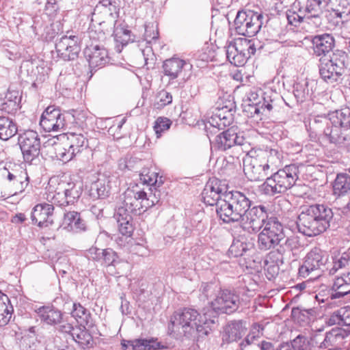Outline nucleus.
I'll list each match as a JSON object with an SVG mask.
<instances>
[{
	"mask_svg": "<svg viewBox=\"0 0 350 350\" xmlns=\"http://www.w3.org/2000/svg\"><path fill=\"white\" fill-rule=\"evenodd\" d=\"M172 121L165 117H159L154 122V130L157 137L161 136L162 133L168 130L171 125Z\"/></svg>",
	"mask_w": 350,
	"mask_h": 350,
	"instance_id": "57",
	"label": "nucleus"
},
{
	"mask_svg": "<svg viewBox=\"0 0 350 350\" xmlns=\"http://www.w3.org/2000/svg\"><path fill=\"white\" fill-rule=\"evenodd\" d=\"M258 235L257 245L261 251H267L276 246L284 239L283 226L278 219H271L263 226Z\"/></svg>",
	"mask_w": 350,
	"mask_h": 350,
	"instance_id": "11",
	"label": "nucleus"
},
{
	"mask_svg": "<svg viewBox=\"0 0 350 350\" xmlns=\"http://www.w3.org/2000/svg\"><path fill=\"white\" fill-rule=\"evenodd\" d=\"M277 93L271 90L263 92L262 90H251L247 97L248 110L252 116L262 114L268 116L276 108L275 96Z\"/></svg>",
	"mask_w": 350,
	"mask_h": 350,
	"instance_id": "8",
	"label": "nucleus"
},
{
	"mask_svg": "<svg viewBox=\"0 0 350 350\" xmlns=\"http://www.w3.org/2000/svg\"><path fill=\"white\" fill-rule=\"evenodd\" d=\"M5 187L10 196H16L25 191L29 183V177L26 170L21 168L9 170L5 167L1 173Z\"/></svg>",
	"mask_w": 350,
	"mask_h": 350,
	"instance_id": "15",
	"label": "nucleus"
},
{
	"mask_svg": "<svg viewBox=\"0 0 350 350\" xmlns=\"http://www.w3.org/2000/svg\"><path fill=\"white\" fill-rule=\"evenodd\" d=\"M66 135V141L70 148L74 150V153H75L76 156L88 147V139L83 134L68 131Z\"/></svg>",
	"mask_w": 350,
	"mask_h": 350,
	"instance_id": "35",
	"label": "nucleus"
},
{
	"mask_svg": "<svg viewBox=\"0 0 350 350\" xmlns=\"http://www.w3.org/2000/svg\"><path fill=\"white\" fill-rule=\"evenodd\" d=\"M333 266L329 269V275L334 274L339 269L345 267L348 264L349 260V256L348 254L344 252L341 255H334L332 256Z\"/></svg>",
	"mask_w": 350,
	"mask_h": 350,
	"instance_id": "55",
	"label": "nucleus"
},
{
	"mask_svg": "<svg viewBox=\"0 0 350 350\" xmlns=\"http://www.w3.org/2000/svg\"><path fill=\"white\" fill-rule=\"evenodd\" d=\"M258 346L260 350H309L310 348L307 338L302 335H298L291 344L284 342L275 347L273 343L262 340Z\"/></svg>",
	"mask_w": 350,
	"mask_h": 350,
	"instance_id": "28",
	"label": "nucleus"
},
{
	"mask_svg": "<svg viewBox=\"0 0 350 350\" xmlns=\"http://www.w3.org/2000/svg\"><path fill=\"white\" fill-rule=\"evenodd\" d=\"M187 62L183 59L173 56L165 59L163 63V74L169 80L167 87L172 90H179L185 87L189 77H185Z\"/></svg>",
	"mask_w": 350,
	"mask_h": 350,
	"instance_id": "10",
	"label": "nucleus"
},
{
	"mask_svg": "<svg viewBox=\"0 0 350 350\" xmlns=\"http://www.w3.org/2000/svg\"><path fill=\"white\" fill-rule=\"evenodd\" d=\"M329 121L346 129H350V108L329 110Z\"/></svg>",
	"mask_w": 350,
	"mask_h": 350,
	"instance_id": "40",
	"label": "nucleus"
},
{
	"mask_svg": "<svg viewBox=\"0 0 350 350\" xmlns=\"http://www.w3.org/2000/svg\"><path fill=\"white\" fill-rule=\"evenodd\" d=\"M328 262V256H323L322 251L314 247L307 254L304 258L303 264L298 269V277L306 278L313 271L320 270L322 272L326 271L328 268L326 265Z\"/></svg>",
	"mask_w": 350,
	"mask_h": 350,
	"instance_id": "16",
	"label": "nucleus"
},
{
	"mask_svg": "<svg viewBox=\"0 0 350 350\" xmlns=\"http://www.w3.org/2000/svg\"><path fill=\"white\" fill-rule=\"evenodd\" d=\"M300 247L299 241L297 237H288L283 243H280L278 251L285 255L286 253L292 252L293 254Z\"/></svg>",
	"mask_w": 350,
	"mask_h": 350,
	"instance_id": "49",
	"label": "nucleus"
},
{
	"mask_svg": "<svg viewBox=\"0 0 350 350\" xmlns=\"http://www.w3.org/2000/svg\"><path fill=\"white\" fill-rule=\"evenodd\" d=\"M207 315L206 312L201 316L198 310L191 308L175 312L168 325V334L176 337L183 335L187 338L199 340L210 333L211 326L215 323V316L207 318Z\"/></svg>",
	"mask_w": 350,
	"mask_h": 350,
	"instance_id": "1",
	"label": "nucleus"
},
{
	"mask_svg": "<svg viewBox=\"0 0 350 350\" xmlns=\"http://www.w3.org/2000/svg\"><path fill=\"white\" fill-rule=\"evenodd\" d=\"M55 50L58 57L64 61L74 60L81 51L79 38L76 36H63L56 41Z\"/></svg>",
	"mask_w": 350,
	"mask_h": 350,
	"instance_id": "22",
	"label": "nucleus"
},
{
	"mask_svg": "<svg viewBox=\"0 0 350 350\" xmlns=\"http://www.w3.org/2000/svg\"><path fill=\"white\" fill-rule=\"evenodd\" d=\"M140 180L148 185L152 186L153 184L157 183L158 173L151 172L148 169H144L139 174Z\"/></svg>",
	"mask_w": 350,
	"mask_h": 350,
	"instance_id": "59",
	"label": "nucleus"
},
{
	"mask_svg": "<svg viewBox=\"0 0 350 350\" xmlns=\"http://www.w3.org/2000/svg\"><path fill=\"white\" fill-rule=\"evenodd\" d=\"M228 186L226 180L215 177L210 178L202 191V197L204 204L208 206H215L222 200L228 192Z\"/></svg>",
	"mask_w": 350,
	"mask_h": 350,
	"instance_id": "17",
	"label": "nucleus"
},
{
	"mask_svg": "<svg viewBox=\"0 0 350 350\" xmlns=\"http://www.w3.org/2000/svg\"><path fill=\"white\" fill-rule=\"evenodd\" d=\"M226 195L227 197H229V200L234 205V209L238 211L244 219L246 211L252 206V200L244 193L239 191H230Z\"/></svg>",
	"mask_w": 350,
	"mask_h": 350,
	"instance_id": "34",
	"label": "nucleus"
},
{
	"mask_svg": "<svg viewBox=\"0 0 350 350\" xmlns=\"http://www.w3.org/2000/svg\"><path fill=\"white\" fill-rule=\"evenodd\" d=\"M234 207L229 200V197L224 195V198H222V200L219 201V204H217L216 214L224 224H232L243 221V216Z\"/></svg>",
	"mask_w": 350,
	"mask_h": 350,
	"instance_id": "26",
	"label": "nucleus"
},
{
	"mask_svg": "<svg viewBox=\"0 0 350 350\" xmlns=\"http://www.w3.org/2000/svg\"><path fill=\"white\" fill-rule=\"evenodd\" d=\"M41 322L51 326L60 323L64 313L53 306H43L36 310Z\"/></svg>",
	"mask_w": 350,
	"mask_h": 350,
	"instance_id": "29",
	"label": "nucleus"
},
{
	"mask_svg": "<svg viewBox=\"0 0 350 350\" xmlns=\"http://www.w3.org/2000/svg\"><path fill=\"white\" fill-rule=\"evenodd\" d=\"M55 157L64 163H67L73 159L76 154L70 148L66 141L54 144Z\"/></svg>",
	"mask_w": 350,
	"mask_h": 350,
	"instance_id": "45",
	"label": "nucleus"
},
{
	"mask_svg": "<svg viewBox=\"0 0 350 350\" xmlns=\"http://www.w3.org/2000/svg\"><path fill=\"white\" fill-rule=\"evenodd\" d=\"M79 116L77 111H73V113H62L59 108L49 106L41 116L40 125L45 132L66 131L70 129L68 121L79 120Z\"/></svg>",
	"mask_w": 350,
	"mask_h": 350,
	"instance_id": "6",
	"label": "nucleus"
},
{
	"mask_svg": "<svg viewBox=\"0 0 350 350\" xmlns=\"http://www.w3.org/2000/svg\"><path fill=\"white\" fill-rule=\"evenodd\" d=\"M85 327L76 326L72 334V339L83 349L90 347L93 342V338Z\"/></svg>",
	"mask_w": 350,
	"mask_h": 350,
	"instance_id": "42",
	"label": "nucleus"
},
{
	"mask_svg": "<svg viewBox=\"0 0 350 350\" xmlns=\"http://www.w3.org/2000/svg\"><path fill=\"white\" fill-rule=\"evenodd\" d=\"M246 330L243 321H233L226 328L224 340L228 343L236 342L241 339Z\"/></svg>",
	"mask_w": 350,
	"mask_h": 350,
	"instance_id": "36",
	"label": "nucleus"
},
{
	"mask_svg": "<svg viewBox=\"0 0 350 350\" xmlns=\"http://www.w3.org/2000/svg\"><path fill=\"white\" fill-rule=\"evenodd\" d=\"M52 200L55 204L59 206H65L70 204L65 192H64V189H62V184H59Z\"/></svg>",
	"mask_w": 350,
	"mask_h": 350,
	"instance_id": "58",
	"label": "nucleus"
},
{
	"mask_svg": "<svg viewBox=\"0 0 350 350\" xmlns=\"http://www.w3.org/2000/svg\"><path fill=\"white\" fill-rule=\"evenodd\" d=\"M350 0H329V29L341 27L347 21Z\"/></svg>",
	"mask_w": 350,
	"mask_h": 350,
	"instance_id": "24",
	"label": "nucleus"
},
{
	"mask_svg": "<svg viewBox=\"0 0 350 350\" xmlns=\"http://www.w3.org/2000/svg\"><path fill=\"white\" fill-rule=\"evenodd\" d=\"M72 316L79 323V325H88L91 319L90 312L79 303L73 304Z\"/></svg>",
	"mask_w": 350,
	"mask_h": 350,
	"instance_id": "46",
	"label": "nucleus"
},
{
	"mask_svg": "<svg viewBox=\"0 0 350 350\" xmlns=\"http://www.w3.org/2000/svg\"><path fill=\"white\" fill-rule=\"evenodd\" d=\"M329 55V83H340L349 59L348 54L342 49H336Z\"/></svg>",
	"mask_w": 350,
	"mask_h": 350,
	"instance_id": "23",
	"label": "nucleus"
},
{
	"mask_svg": "<svg viewBox=\"0 0 350 350\" xmlns=\"http://www.w3.org/2000/svg\"><path fill=\"white\" fill-rule=\"evenodd\" d=\"M283 256L278 250L271 251L266 255L264 264L283 265Z\"/></svg>",
	"mask_w": 350,
	"mask_h": 350,
	"instance_id": "61",
	"label": "nucleus"
},
{
	"mask_svg": "<svg viewBox=\"0 0 350 350\" xmlns=\"http://www.w3.org/2000/svg\"><path fill=\"white\" fill-rule=\"evenodd\" d=\"M18 144L25 163H32L40 154V138L38 133L35 131L26 130L22 133H19Z\"/></svg>",
	"mask_w": 350,
	"mask_h": 350,
	"instance_id": "14",
	"label": "nucleus"
},
{
	"mask_svg": "<svg viewBox=\"0 0 350 350\" xmlns=\"http://www.w3.org/2000/svg\"><path fill=\"white\" fill-rule=\"evenodd\" d=\"M54 211L53 204L40 203L36 204L32 209L31 219L32 223L40 228L48 227L53 224L52 219Z\"/></svg>",
	"mask_w": 350,
	"mask_h": 350,
	"instance_id": "27",
	"label": "nucleus"
},
{
	"mask_svg": "<svg viewBox=\"0 0 350 350\" xmlns=\"http://www.w3.org/2000/svg\"><path fill=\"white\" fill-rule=\"evenodd\" d=\"M21 98L19 91L8 90L4 99L0 103V109L8 113H15L21 107Z\"/></svg>",
	"mask_w": 350,
	"mask_h": 350,
	"instance_id": "32",
	"label": "nucleus"
},
{
	"mask_svg": "<svg viewBox=\"0 0 350 350\" xmlns=\"http://www.w3.org/2000/svg\"><path fill=\"white\" fill-rule=\"evenodd\" d=\"M245 138L233 128L224 131L215 138V147L218 150L226 151L234 146H243Z\"/></svg>",
	"mask_w": 350,
	"mask_h": 350,
	"instance_id": "25",
	"label": "nucleus"
},
{
	"mask_svg": "<svg viewBox=\"0 0 350 350\" xmlns=\"http://www.w3.org/2000/svg\"><path fill=\"white\" fill-rule=\"evenodd\" d=\"M112 29H113L112 35L116 43V50L117 52L120 53L123 47L126 46L129 42H134V38H131V31L126 27L117 25L116 21H114Z\"/></svg>",
	"mask_w": 350,
	"mask_h": 350,
	"instance_id": "33",
	"label": "nucleus"
},
{
	"mask_svg": "<svg viewBox=\"0 0 350 350\" xmlns=\"http://www.w3.org/2000/svg\"><path fill=\"white\" fill-rule=\"evenodd\" d=\"M133 349L139 350H159L166 348L160 342H157L153 339H135L133 342Z\"/></svg>",
	"mask_w": 350,
	"mask_h": 350,
	"instance_id": "47",
	"label": "nucleus"
},
{
	"mask_svg": "<svg viewBox=\"0 0 350 350\" xmlns=\"http://www.w3.org/2000/svg\"><path fill=\"white\" fill-rule=\"evenodd\" d=\"M263 15L251 10H241L237 13L234 21L236 33L245 37L256 36L260 30Z\"/></svg>",
	"mask_w": 350,
	"mask_h": 350,
	"instance_id": "7",
	"label": "nucleus"
},
{
	"mask_svg": "<svg viewBox=\"0 0 350 350\" xmlns=\"http://www.w3.org/2000/svg\"><path fill=\"white\" fill-rule=\"evenodd\" d=\"M144 37L147 42L151 43L152 41H157L159 38V31L153 25L146 26Z\"/></svg>",
	"mask_w": 350,
	"mask_h": 350,
	"instance_id": "62",
	"label": "nucleus"
},
{
	"mask_svg": "<svg viewBox=\"0 0 350 350\" xmlns=\"http://www.w3.org/2000/svg\"><path fill=\"white\" fill-rule=\"evenodd\" d=\"M252 247L253 244L247 241L245 238L239 237L233 239L228 249V254L230 257H241L246 254Z\"/></svg>",
	"mask_w": 350,
	"mask_h": 350,
	"instance_id": "39",
	"label": "nucleus"
},
{
	"mask_svg": "<svg viewBox=\"0 0 350 350\" xmlns=\"http://www.w3.org/2000/svg\"><path fill=\"white\" fill-rule=\"evenodd\" d=\"M286 18L288 23L295 27H298L301 23L306 21V16L304 14L303 8L299 7L298 12L293 10H288L286 11Z\"/></svg>",
	"mask_w": 350,
	"mask_h": 350,
	"instance_id": "51",
	"label": "nucleus"
},
{
	"mask_svg": "<svg viewBox=\"0 0 350 350\" xmlns=\"http://www.w3.org/2000/svg\"><path fill=\"white\" fill-rule=\"evenodd\" d=\"M64 224L66 228L77 233L84 232L88 230V226L77 211H68L64 215Z\"/></svg>",
	"mask_w": 350,
	"mask_h": 350,
	"instance_id": "31",
	"label": "nucleus"
},
{
	"mask_svg": "<svg viewBox=\"0 0 350 350\" xmlns=\"http://www.w3.org/2000/svg\"><path fill=\"white\" fill-rule=\"evenodd\" d=\"M17 131V125L12 119L7 116H0V139L7 141L14 136Z\"/></svg>",
	"mask_w": 350,
	"mask_h": 350,
	"instance_id": "41",
	"label": "nucleus"
},
{
	"mask_svg": "<svg viewBox=\"0 0 350 350\" xmlns=\"http://www.w3.org/2000/svg\"><path fill=\"white\" fill-rule=\"evenodd\" d=\"M172 102V96L171 93L167 92L165 90H162L157 92L154 105L157 109H162L171 104Z\"/></svg>",
	"mask_w": 350,
	"mask_h": 350,
	"instance_id": "56",
	"label": "nucleus"
},
{
	"mask_svg": "<svg viewBox=\"0 0 350 350\" xmlns=\"http://www.w3.org/2000/svg\"><path fill=\"white\" fill-rule=\"evenodd\" d=\"M314 54L318 57H327L328 53V33L317 35L312 40Z\"/></svg>",
	"mask_w": 350,
	"mask_h": 350,
	"instance_id": "44",
	"label": "nucleus"
},
{
	"mask_svg": "<svg viewBox=\"0 0 350 350\" xmlns=\"http://www.w3.org/2000/svg\"><path fill=\"white\" fill-rule=\"evenodd\" d=\"M58 327L57 330L64 334H69L72 336L74 332V329L75 327H74L72 323L68 321V319H64V316L62 317V319L60 323H57Z\"/></svg>",
	"mask_w": 350,
	"mask_h": 350,
	"instance_id": "64",
	"label": "nucleus"
},
{
	"mask_svg": "<svg viewBox=\"0 0 350 350\" xmlns=\"http://www.w3.org/2000/svg\"><path fill=\"white\" fill-rule=\"evenodd\" d=\"M340 126L336 124H332L329 131V143L334 144L338 146H342L347 141V135L342 132Z\"/></svg>",
	"mask_w": 350,
	"mask_h": 350,
	"instance_id": "48",
	"label": "nucleus"
},
{
	"mask_svg": "<svg viewBox=\"0 0 350 350\" xmlns=\"http://www.w3.org/2000/svg\"><path fill=\"white\" fill-rule=\"evenodd\" d=\"M109 182L105 179H98L93 182L89 189V196L93 200L106 199L110 195Z\"/></svg>",
	"mask_w": 350,
	"mask_h": 350,
	"instance_id": "37",
	"label": "nucleus"
},
{
	"mask_svg": "<svg viewBox=\"0 0 350 350\" xmlns=\"http://www.w3.org/2000/svg\"><path fill=\"white\" fill-rule=\"evenodd\" d=\"M123 200L118 206L113 214L120 234L130 237L134 232L133 219L132 215H140L142 205L140 201L145 196V191L127 189L122 194Z\"/></svg>",
	"mask_w": 350,
	"mask_h": 350,
	"instance_id": "2",
	"label": "nucleus"
},
{
	"mask_svg": "<svg viewBox=\"0 0 350 350\" xmlns=\"http://www.w3.org/2000/svg\"><path fill=\"white\" fill-rule=\"evenodd\" d=\"M293 94L297 101L303 102L308 94V81L301 80L293 84Z\"/></svg>",
	"mask_w": 350,
	"mask_h": 350,
	"instance_id": "54",
	"label": "nucleus"
},
{
	"mask_svg": "<svg viewBox=\"0 0 350 350\" xmlns=\"http://www.w3.org/2000/svg\"><path fill=\"white\" fill-rule=\"evenodd\" d=\"M239 296L228 289H220L215 299L211 301V308L215 312L232 314L239 306Z\"/></svg>",
	"mask_w": 350,
	"mask_h": 350,
	"instance_id": "20",
	"label": "nucleus"
},
{
	"mask_svg": "<svg viewBox=\"0 0 350 350\" xmlns=\"http://www.w3.org/2000/svg\"><path fill=\"white\" fill-rule=\"evenodd\" d=\"M332 187V193L336 197L345 196L350 191V175L347 173L338 174Z\"/></svg>",
	"mask_w": 350,
	"mask_h": 350,
	"instance_id": "38",
	"label": "nucleus"
},
{
	"mask_svg": "<svg viewBox=\"0 0 350 350\" xmlns=\"http://www.w3.org/2000/svg\"><path fill=\"white\" fill-rule=\"evenodd\" d=\"M227 60L237 67L244 66L252 55L256 51L255 40L239 38L235 42H230L225 47Z\"/></svg>",
	"mask_w": 350,
	"mask_h": 350,
	"instance_id": "9",
	"label": "nucleus"
},
{
	"mask_svg": "<svg viewBox=\"0 0 350 350\" xmlns=\"http://www.w3.org/2000/svg\"><path fill=\"white\" fill-rule=\"evenodd\" d=\"M280 265H281L264 264L265 275L269 280L275 278L278 275Z\"/></svg>",
	"mask_w": 350,
	"mask_h": 350,
	"instance_id": "63",
	"label": "nucleus"
},
{
	"mask_svg": "<svg viewBox=\"0 0 350 350\" xmlns=\"http://www.w3.org/2000/svg\"><path fill=\"white\" fill-rule=\"evenodd\" d=\"M120 14V8L115 0H100L92 13V22L107 21V25H113Z\"/></svg>",
	"mask_w": 350,
	"mask_h": 350,
	"instance_id": "21",
	"label": "nucleus"
},
{
	"mask_svg": "<svg viewBox=\"0 0 350 350\" xmlns=\"http://www.w3.org/2000/svg\"><path fill=\"white\" fill-rule=\"evenodd\" d=\"M104 249L98 248L96 246H92L85 252V256L89 260L97 262L100 264Z\"/></svg>",
	"mask_w": 350,
	"mask_h": 350,
	"instance_id": "60",
	"label": "nucleus"
},
{
	"mask_svg": "<svg viewBox=\"0 0 350 350\" xmlns=\"http://www.w3.org/2000/svg\"><path fill=\"white\" fill-rule=\"evenodd\" d=\"M271 219L278 218L271 213L269 205L254 204L252 202V206L246 211L243 221L248 231L256 233L266 226Z\"/></svg>",
	"mask_w": 350,
	"mask_h": 350,
	"instance_id": "12",
	"label": "nucleus"
},
{
	"mask_svg": "<svg viewBox=\"0 0 350 350\" xmlns=\"http://www.w3.org/2000/svg\"><path fill=\"white\" fill-rule=\"evenodd\" d=\"M98 27H96L94 23L92 22V25L89 28V38L91 43L102 44L105 41L107 37L111 34L112 26L107 25V21L96 22Z\"/></svg>",
	"mask_w": 350,
	"mask_h": 350,
	"instance_id": "30",
	"label": "nucleus"
},
{
	"mask_svg": "<svg viewBox=\"0 0 350 350\" xmlns=\"http://www.w3.org/2000/svg\"><path fill=\"white\" fill-rule=\"evenodd\" d=\"M221 288L213 282H202L201 284L200 291L201 292L200 299L205 301L215 296L216 292Z\"/></svg>",
	"mask_w": 350,
	"mask_h": 350,
	"instance_id": "52",
	"label": "nucleus"
},
{
	"mask_svg": "<svg viewBox=\"0 0 350 350\" xmlns=\"http://www.w3.org/2000/svg\"><path fill=\"white\" fill-rule=\"evenodd\" d=\"M299 167L295 164L286 165L282 169L273 171L270 176H267L264 183L259 186V191L267 196L273 197L284 193L294 187V194L301 196L296 192L295 182L299 178Z\"/></svg>",
	"mask_w": 350,
	"mask_h": 350,
	"instance_id": "4",
	"label": "nucleus"
},
{
	"mask_svg": "<svg viewBox=\"0 0 350 350\" xmlns=\"http://www.w3.org/2000/svg\"><path fill=\"white\" fill-rule=\"evenodd\" d=\"M235 111V103L228 101V104L221 107H216L211 115L206 117V122L217 130H223L233 122Z\"/></svg>",
	"mask_w": 350,
	"mask_h": 350,
	"instance_id": "18",
	"label": "nucleus"
},
{
	"mask_svg": "<svg viewBox=\"0 0 350 350\" xmlns=\"http://www.w3.org/2000/svg\"><path fill=\"white\" fill-rule=\"evenodd\" d=\"M338 325L343 327H333L329 330V342L338 340L342 343L344 339L350 335V306L340 308L329 316V325Z\"/></svg>",
	"mask_w": 350,
	"mask_h": 350,
	"instance_id": "13",
	"label": "nucleus"
},
{
	"mask_svg": "<svg viewBox=\"0 0 350 350\" xmlns=\"http://www.w3.org/2000/svg\"><path fill=\"white\" fill-rule=\"evenodd\" d=\"M62 189L68 198L70 204H73L81 197L83 192L82 185L79 183H63Z\"/></svg>",
	"mask_w": 350,
	"mask_h": 350,
	"instance_id": "43",
	"label": "nucleus"
},
{
	"mask_svg": "<svg viewBox=\"0 0 350 350\" xmlns=\"http://www.w3.org/2000/svg\"><path fill=\"white\" fill-rule=\"evenodd\" d=\"M327 206L315 204L301 207L296 226L299 232L307 237H315L328 228Z\"/></svg>",
	"mask_w": 350,
	"mask_h": 350,
	"instance_id": "3",
	"label": "nucleus"
},
{
	"mask_svg": "<svg viewBox=\"0 0 350 350\" xmlns=\"http://www.w3.org/2000/svg\"><path fill=\"white\" fill-rule=\"evenodd\" d=\"M266 154L265 160L253 159L249 165H244V172L251 181L265 180L281 163L282 154L277 149L271 148L266 150Z\"/></svg>",
	"mask_w": 350,
	"mask_h": 350,
	"instance_id": "5",
	"label": "nucleus"
},
{
	"mask_svg": "<svg viewBox=\"0 0 350 350\" xmlns=\"http://www.w3.org/2000/svg\"><path fill=\"white\" fill-rule=\"evenodd\" d=\"M311 314L312 310H303L300 307L293 308L291 310L292 318L299 324L308 323Z\"/></svg>",
	"mask_w": 350,
	"mask_h": 350,
	"instance_id": "53",
	"label": "nucleus"
},
{
	"mask_svg": "<svg viewBox=\"0 0 350 350\" xmlns=\"http://www.w3.org/2000/svg\"><path fill=\"white\" fill-rule=\"evenodd\" d=\"M83 53L89 63L90 77L93 75L94 70L96 72L97 69L109 64L111 61L109 52L103 44L91 43L84 49Z\"/></svg>",
	"mask_w": 350,
	"mask_h": 350,
	"instance_id": "19",
	"label": "nucleus"
},
{
	"mask_svg": "<svg viewBox=\"0 0 350 350\" xmlns=\"http://www.w3.org/2000/svg\"><path fill=\"white\" fill-rule=\"evenodd\" d=\"M102 254L101 265L105 267H115L120 262V258L118 253L110 247L104 249Z\"/></svg>",
	"mask_w": 350,
	"mask_h": 350,
	"instance_id": "50",
	"label": "nucleus"
}]
</instances>
